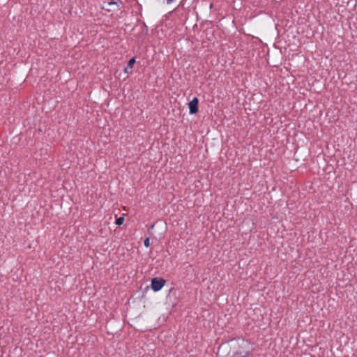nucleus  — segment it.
I'll use <instances>...</instances> for the list:
<instances>
[{"mask_svg":"<svg viewBox=\"0 0 357 357\" xmlns=\"http://www.w3.org/2000/svg\"><path fill=\"white\" fill-rule=\"evenodd\" d=\"M165 282L162 278H154L151 280V289L155 292L158 291L164 287Z\"/></svg>","mask_w":357,"mask_h":357,"instance_id":"nucleus-1","label":"nucleus"},{"mask_svg":"<svg viewBox=\"0 0 357 357\" xmlns=\"http://www.w3.org/2000/svg\"><path fill=\"white\" fill-rule=\"evenodd\" d=\"M198 98L195 97L188 104L190 114H193L198 112Z\"/></svg>","mask_w":357,"mask_h":357,"instance_id":"nucleus-2","label":"nucleus"},{"mask_svg":"<svg viewBox=\"0 0 357 357\" xmlns=\"http://www.w3.org/2000/svg\"><path fill=\"white\" fill-rule=\"evenodd\" d=\"M124 220H125L123 216H121L116 219L115 223L116 225L121 226L123 224Z\"/></svg>","mask_w":357,"mask_h":357,"instance_id":"nucleus-3","label":"nucleus"},{"mask_svg":"<svg viewBox=\"0 0 357 357\" xmlns=\"http://www.w3.org/2000/svg\"><path fill=\"white\" fill-rule=\"evenodd\" d=\"M135 63V57L131 58L128 63V68H132L134 64Z\"/></svg>","mask_w":357,"mask_h":357,"instance_id":"nucleus-4","label":"nucleus"},{"mask_svg":"<svg viewBox=\"0 0 357 357\" xmlns=\"http://www.w3.org/2000/svg\"><path fill=\"white\" fill-rule=\"evenodd\" d=\"M231 357H249L248 354H242L241 353H235Z\"/></svg>","mask_w":357,"mask_h":357,"instance_id":"nucleus-5","label":"nucleus"},{"mask_svg":"<svg viewBox=\"0 0 357 357\" xmlns=\"http://www.w3.org/2000/svg\"><path fill=\"white\" fill-rule=\"evenodd\" d=\"M144 246H145L146 248H149V245H150V238H146L144 240Z\"/></svg>","mask_w":357,"mask_h":357,"instance_id":"nucleus-6","label":"nucleus"},{"mask_svg":"<svg viewBox=\"0 0 357 357\" xmlns=\"http://www.w3.org/2000/svg\"><path fill=\"white\" fill-rule=\"evenodd\" d=\"M175 0H164V2H165L167 4H172L173 2H174Z\"/></svg>","mask_w":357,"mask_h":357,"instance_id":"nucleus-7","label":"nucleus"},{"mask_svg":"<svg viewBox=\"0 0 357 357\" xmlns=\"http://www.w3.org/2000/svg\"><path fill=\"white\" fill-rule=\"evenodd\" d=\"M107 4H108L109 6H112V5H116V4H117V2H115V1H109V2L107 3Z\"/></svg>","mask_w":357,"mask_h":357,"instance_id":"nucleus-8","label":"nucleus"},{"mask_svg":"<svg viewBox=\"0 0 357 357\" xmlns=\"http://www.w3.org/2000/svg\"><path fill=\"white\" fill-rule=\"evenodd\" d=\"M129 68H128V66H127L126 68H125V69H124V72H125V73H129V72H128V69H129Z\"/></svg>","mask_w":357,"mask_h":357,"instance_id":"nucleus-9","label":"nucleus"}]
</instances>
